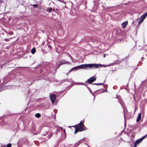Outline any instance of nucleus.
<instances>
[{
	"label": "nucleus",
	"mask_w": 147,
	"mask_h": 147,
	"mask_svg": "<svg viewBox=\"0 0 147 147\" xmlns=\"http://www.w3.org/2000/svg\"><path fill=\"white\" fill-rule=\"evenodd\" d=\"M51 47V46L50 45H49V47L50 48V47Z\"/></svg>",
	"instance_id": "nucleus-24"
},
{
	"label": "nucleus",
	"mask_w": 147,
	"mask_h": 147,
	"mask_svg": "<svg viewBox=\"0 0 147 147\" xmlns=\"http://www.w3.org/2000/svg\"><path fill=\"white\" fill-rule=\"evenodd\" d=\"M35 51L36 49L35 48H33L31 50V53L33 54H34L35 53Z\"/></svg>",
	"instance_id": "nucleus-11"
},
{
	"label": "nucleus",
	"mask_w": 147,
	"mask_h": 147,
	"mask_svg": "<svg viewBox=\"0 0 147 147\" xmlns=\"http://www.w3.org/2000/svg\"><path fill=\"white\" fill-rule=\"evenodd\" d=\"M6 147H11V144L9 143L7 145Z\"/></svg>",
	"instance_id": "nucleus-16"
},
{
	"label": "nucleus",
	"mask_w": 147,
	"mask_h": 147,
	"mask_svg": "<svg viewBox=\"0 0 147 147\" xmlns=\"http://www.w3.org/2000/svg\"><path fill=\"white\" fill-rule=\"evenodd\" d=\"M100 65L96 64H84L79 66L80 69H86L88 67L90 68H98Z\"/></svg>",
	"instance_id": "nucleus-1"
},
{
	"label": "nucleus",
	"mask_w": 147,
	"mask_h": 147,
	"mask_svg": "<svg viewBox=\"0 0 147 147\" xmlns=\"http://www.w3.org/2000/svg\"><path fill=\"white\" fill-rule=\"evenodd\" d=\"M33 6L34 7H36L38 6V5L36 4H34L33 5Z\"/></svg>",
	"instance_id": "nucleus-19"
},
{
	"label": "nucleus",
	"mask_w": 147,
	"mask_h": 147,
	"mask_svg": "<svg viewBox=\"0 0 147 147\" xmlns=\"http://www.w3.org/2000/svg\"><path fill=\"white\" fill-rule=\"evenodd\" d=\"M146 135L144 136L140 139H138V143L141 142L145 138H146Z\"/></svg>",
	"instance_id": "nucleus-7"
},
{
	"label": "nucleus",
	"mask_w": 147,
	"mask_h": 147,
	"mask_svg": "<svg viewBox=\"0 0 147 147\" xmlns=\"http://www.w3.org/2000/svg\"><path fill=\"white\" fill-rule=\"evenodd\" d=\"M52 10V9L51 8H49V9H47V11H48V12H51V11Z\"/></svg>",
	"instance_id": "nucleus-14"
},
{
	"label": "nucleus",
	"mask_w": 147,
	"mask_h": 147,
	"mask_svg": "<svg viewBox=\"0 0 147 147\" xmlns=\"http://www.w3.org/2000/svg\"><path fill=\"white\" fill-rule=\"evenodd\" d=\"M94 84L99 85H102L103 84L102 83H96V84Z\"/></svg>",
	"instance_id": "nucleus-17"
},
{
	"label": "nucleus",
	"mask_w": 147,
	"mask_h": 147,
	"mask_svg": "<svg viewBox=\"0 0 147 147\" xmlns=\"http://www.w3.org/2000/svg\"><path fill=\"white\" fill-rule=\"evenodd\" d=\"M141 60H142V61H143V57L142 58Z\"/></svg>",
	"instance_id": "nucleus-20"
},
{
	"label": "nucleus",
	"mask_w": 147,
	"mask_h": 147,
	"mask_svg": "<svg viewBox=\"0 0 147 147\" xmlns=\"http://www.w3.org/2000/svg\"><path fill=\"white\" fill-rule=\"evenodd\" d=\"M64 63H60L59 64V65H58V66L57 67H59V66H60L61 65H62V64H64Z\"/></svg>",
	"instance_id": "nucleus-18"
},
{
	"label": "nucleus",
	"mask_w": 147,
	"mask_h": 147,
	"mask_svg": "<svg viewBox=\"0 0 147 147\" xmlns=\"http://www.w3.org/2000/svg\"><path fill=\"white\" fill-rule=\"evenodd\" d=\"M127 21H126L123 23L121 24V26L123 28H124L126 27V26L127 25Z\"/></svg>",
	"instance_id": "nucleus-6"
},
{
	"label": "nucleus",
	"mask_w": 147,
	"mask_h": 147,
	"mask_svg": "<svg viewBox=\"0 0 147 147\" xmlns=\"http://www.w3.org/2000/svg\"><path fill=\"white\" fill-rule=\"evenodd\" d=\"M75 129H76L74 133L76 134V133L78 131H79V130L76 128V127H75Z\"/></svg>",
	"instance_id": "nucleus-15"
},
{
	"label": "nucleus",
	"mask_w": 147,
	"mask_h": 147,
	"mask_svg": "<svg viewBox=\"0 0 147 147\" xmlns=\"http://www.w3.org/2000/svg\"><path fill=\"white\" fill-rule=\"evenodd\" d=\"M56 96L54 94H52L50 96V98L52 103H53L55 101Z\"/></svg>",
	"instance_id": "nucleus-4"
},
{
	"label": "nucleus",
	"mask_w": 147,
	"mask_h": 147,
	"mask_svg": "<svg viewBox=\"0 0 147 147\" xmlns=\"http://www.w3.org/2000/svg\"><path fill=\"white\" fill-rule=\"evenodd\" d=\"M105 55H106V54H104V57H105Z\"/></svg>",
	"instance_id": "nucleus-22"
},
{
	"label": "nucleus",
	"mask_w": 147,
	"mask_h": 147,
	"mask_svg": "<svg viewBox=\"0 0 147 147\" xmlns=\"http://www.w3.org/2000/svg\"><path fill=\"white\" fill-rule=\"evenodd\" d=\"M99 65H100L99 66V67L100 66H100H103L104 67H108V66H110L111 65V64H110L109 65H101L100 64H99Z\"/></svg>",
	"instance_id": "nucleus-9"
},
{
	"label": "nucleus",
	"mask_w": 147,
	"mask_h": 147,
	"mask_svg": "<svg viewBox=\"0 0 147 147\" xmlns=\"http://www.w3.org/2000/svg\"><path fill=\"white\" fill-rule=\"evenodd\" d=\"M74 126L76 127L80 131H82L85 129L84 125L82 124V121L78 124Z\"/></svg>",
	"instance_id": "nucleus-2"
},
{
	"label": "nucleus",
	"mask_w": 147,
	"mask_h": 147,
	"mask_svg": "<svg viewBox=\"0 0 147 147\" xmlns=\"http://www.w3.org/2000/svg\"><path fill=\"white\" fill-rule=\"evenodd\" d=\"M137 144H138V140H137L134 143V147H136Z\"/></svg>",
	"instance_id": "nucleus-12"
},
{
	"label": "nucleus",
	"mask_w": 147,
	"mask_h": 147,
	"mask_svg": "<svg viewBox=\"0 0 147 147\" xmlns=\"http://www.w3.org/2000/svg\"><path fill=\"white\" fill-rule=\"evenodd\" d=\"M136 121L138 122V117H137V119H136Z\"/></svg>",
	"instance_id": "nucleus-21"
},
{
	"label": "nucleus",
	"mask_w": 147,
	"mask_h": 147,
	"mask_svg": "<svg viewBox=\"0 0 147 147\" xmlns=\"http://www.w3.org/2000/svg\"><path fill=\"white\" fill-rule=\"evenodd\" d=\"M96 80L95 78L94 77H91L88 80V81L89 83H91L95 81Z\"/></svg>",
	"instance_id": "nucleus-5"
},
{
	"label": "nucleus",
	"mask_w": 147,
	"mask_h": 147,
	"mask_svg": "<svg viewBox=\"0 0 147 147\" xmlns=\"http://www.w3.org/2000/svg\"><path fill=\"white\" fill-rule=\"evenodd\" d=\"M79 66H76V67H73L71 70L70 71H70H72V70H74V69H76H76H79Z\"/></svg>",
	"instance_id": "nucleus-8"
},
{
	"label": "nucleus",
	"mask_w": 147,
	"mask_h": 147,
	"mask_svg": "<svg viewBox=\"0 0 147 147\" xmlns=\"http://www.w3.org/2000/svg\"><path fill=\"white\" fill-rule=\"evenodd\" d=\"M83 84V83H80L79 84Z\"/></svg>",
	"instance_id": "nucleus-23"
},
{
	"label": "nucleus",
	"mask_w": 147,
	"mask_h": 147,
	"mask_svg": "<svg viewBox=\"0 0 147 147\" xmlns=\"http://www.w3.org/2000/svg\"><path fill=\"white\" fill-rule=\"evenodd\" d=\"M141 113H140L138 114V121H139L141 119Z\"/></svg>",
	"instance_id": "nucleus-13"
},
{
	"label": "nucleus",
	"mask_w": 147,
	"mask_h": 147,
	"mask_svg": "<svg viewBox=\"0 0 147 147\" xmlns=\"http://www.w3.org/2000/svg\"><path fill=\"white\" fill-rule=\"evenodd\" d=\"M35 116L37 118H39V117H40L41 116V115L40 113H37L35 114Z\"/></svg>",
	"instance_id": "nucleus-10"
},
{
	"label": "nucleus",
	"mask_w": 147,
	"mask_h": 147,
	"mask_svg": "<svg viewBox=\"0 0 147 147\" xmlns=\"http://www.w3.org/2000/svg\"><path fill=\"white\" fill-rule=\"evenodd\" d=\"M147 16V12L143 14L142 16L139 19H138V20H139L138 22V24H141Z\"/></svg>",
	"instance_id": "nucleus-3"
}]
</instances>
